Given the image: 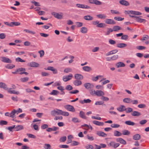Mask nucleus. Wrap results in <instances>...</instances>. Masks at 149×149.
Returning a JSON list of instances; mask_svg holds the SVG:
<instances>
[{
  "instance_id": "obj_1",
  "label": "nucleus",
  "mask_w": 149,
  "mask_h": 149,
  "mask_svg": "<svg viewBox=\"0 0 149 149\" xmlns=\"http://www.w3.org/2000/svg\"><path fill=\"white\" fill-rule=\"evenodd\" d=\"M61 110L56 109L51 111V114L52 116H55L56 115H60Z\"/></svg>"
},
{
  "instance_id": "obj_2",
  "label": "nucleus",
  "mask_w": 149,
  "mask_h": 149,
  "mask_svg": "<svg viewBox=\"0 0 149 149\" xmlns=\"http://www.w3.org/2000/svg\"><path fill=\"white\" fill-rule=\"evenodd\" d=\"M73 77L72 74H70L69 75L65 76H64L63 77V80L65 82H66L71 79V78Z\"/></svg>"
},
{
  "instance_id": "obj_3",
  "label": "nucleus",
  "mask_w": 149,
  "mask_h": 149,
  "mask_svg": "<svg viewBox=\"0 0 149 149\" xmlns=\"http://www.w3.org/2000/svg\"><path fill=\"white\" fill-rule=\"evenodd\" d=\"M84 86L86 89L89 90L93 89L94 87V86L93 84H91L89 83H85L84 84Z\"/></svg>"
},
{
  "instance_id": "obj_4",
  "label": "nucleus",
  "mask_w": 149,
  "mask_h": 149,
  "mask_svg": "<svg viewBox=\"0 0 149 149\" xmlns=\"http://www.w3.org/2000/svg\"><path fill=\"white\" fill-rule=\"evenodd\" d=\"M65 108L67 109L68 110L72 111L74 112L75 111V109L74 107L70 105H67L64 106Z\"/></svg>"
},
{
  "instance_id": "obj_5",
  "label": "nucleus",
  "mask_w": 149,
  "mask_h": 149,
  "mask_svg": "<svg viewBox=\"0 0 149 149\" xmlns=\"http://www.w3.org/2000/svg\"><path fill=\"white\" fill-rule=\"evenodd\" d=\"M44 69L45 70H49L52 71L53 73L54 74H56L58 72L57 70L54 68L53 67L49 66L47 68H45Z\"/></svg>"
},
{
  "instance_id": "obj_6",
  "label": "nucleus",
  "mask_w": 149,
  "mask_h": 149,
  "mask_svg": "<svg viewBox=\"0 0 149 149\" xmlns=\"http://www.w3.org/2000/svg\"><path fill=\"white\" fill-rule=\"evenodd\" d=\"M89 2L97 5H100L102 4V2L98 0H89Z\"/></svg>"
},
{
  "instance_id": "obj_7",
  "label": "nucleus",
  "mask_w": 149,
  "mask_h": 149,
  "mask_svg": "<svg viewBox=\"0 0 149 149\" xmlns=\"http://www.w3.org/2000/svg\"><path fill=\"white\" fill-rule=\"evenodd\" d=\"M104 22L106 24H116V22L113 20L110 19H106Z\"/></svg>"
},
{
  "instance_id": "obj_8",
  "label": "nucleus",
  "mask_w": 149,
  "mask_h": 149,
  "mask_svg": "<svg viewBox=\"0 0 149 149\" xmlns=\"http://www.w3.org/2000/svg\"><path fill=\"white\" fill-rule=\"evenodd\" d=\"M94 93L98 96H101L104 94V93L101 90H97L96 91L94 90Z\"/></svg>"
},
{
  "instance_id": "obj_9",
  "label": "nucleus",
  "mask_w": 149,
  "mask_h": 149,
  "mask_svg": "<svg viewBox=\"0 0 149 149\" xmlns=\"http://www.w3.org/2000/svg\"><path fill=\"white\" fill-rule=\"evenodd\" d=\"M74 77L76 80H81L83 79V76L80 74H76L74 75Z\"/></svg>"
},
{
  "instance_id": "obj_10",
  "label": "nucleus",
  "mask_w": 149,
  "mask_h": 149,
  "mask_svg": "<svg viewBox=\"0 0 149 149\" xmlns=\"http://www.w3.org/2000/svg\"><path fill=\"white\" fill-rule=\"evenodd\" d=\"M2 61L6 63H11L12 61L9 58L4 57H2Z\"/></svg>"
},
{
  "instance_id": "obj_11",
  "label": "nucleus",
  "mask_w": 149,
  "mask_h": 149,
  "mask_svg": "<svg viewBox=\"0 0 149 149\" xmlns=\"http://www.w3.org/2000/svg\"><path fill=\"white\" fill-rule=\"evenodd\" d=\"M119 3L121 5L125 6H128L130 5V3L128 1L125 0H121L120 1Z\"/></svg>"
},
{
  "instance_id": "obj_12",
  "label": "nucleus",
  "mask_w": 149,
  "mask_h": 149,
  "mask_svg": "<svg viewBox=\"0 0 149 149\" xmlns=\"http://www.w3.org/2000/svg\"><path fill=\"white\" fill-rule=\"evenodd\" d=\"M29 66L33 67H38L39 66V65L36 62H32L30 63Z\"/></svg>"
},
{
  "instance_id": "obj_13",
  "label": "nucleus",
  "mask_w": 149,
  "mask_h": 149,
  "mask_svg": "<svg viewBox=\"0 0 149 149\" xmlns=\"http://www.w3.org/2000/svg\"><path fill=\"white\" fill-rule=\"evenodd\" d=\"M79 116L81 118L84 119H86L87 117L85 116V113L82 111H81L79 113Z\"/></svg>"
},
{
  "instance_id": "obj_14",
  "label": "nucleus",
  "mask_w": 149,
  "mask_h": 149,
  "mask_svg": "<svg viewBox=\"0 0 149 149\" xmlns=\"http://www.w3.org/2000/svg\"><path fill=\"white\" fill-rule=\"evenodd\" d=\"M97 134L99 136L103 137H106L107 136V134L104 132L101 131H98L97 132Z\"/></svg>"
},
{
  "instance_id": "obj_15",
  "label": "nucleus",
  "mask_w": 149,
  "mask_h": 149,
  "mask_svg": "<svg viewBox=\"0 0 149 149\" xmlns=\"http://www.w3.org/2000/svg\"><path fill=\"white\" fill-rule=\"evenodd\" d=\"M0 88H3L5 90L8 89L7 85L3 82H0Z\"/></svg>"
},
{
  "instance_id": "obj_16",
  "label": "nucleus",
  "mask_w": 149,
  "mask_h": 149,
  "mask_svg": "<svg viewBox=\"0 0 149 149\" xmlns=\"http://www.w3.org/2000/svg\"><path fill=\"white\" fill-rule=\"evenodd\" d=\"M116 141L117 142H119L125 145L126 143V141L121 138H119L116 139Z\"/></svg>"
},
{
  "instance_id": "obj_17",
  "label": "nucleus",
  "mask_w": 149,
  "mask_h": 149,
  "mask_svg": "<svg viewBox=\"0 0 149 149\" xmlns=\"http://www.w3.org/2000/svg\"><path fill=\"white\" fill-rule=\"evenodd\" d=\"M141 138L140 135L139 134H136L133 136V139L134 140H138Z\"/></svg>"
},
{
  "instance_id": "obj_18",
  "label": "nucleus",
  "mask_w": 149,
  "mask_h": 149,
  "mask_svg": "<svg viewBox=\"0 0 149 149\" xmlns=\"http://www.w3.org/2000/svg\"><path fill=\"white\" fill-rule=\"evenodd\" d=\"M116 66L118 68L120 67H124L125 66V64L121 62H119L116 63Z\"/></svg>"
},
{
  "instance_id": "obj_19",
  "label": "nucleus",
  "mask_w": 149,
  "mask_h": 149,
  "mask_svg": "<svg viewBox=\"0 0 149 149\" xmlns=\"http://www.w3.org/2000/svg\"><path fill=\"white\" fill-rule=\"evenodd\" d=\"M73 84L75 86H79L81 85V82L80 80H76L73 81Z\"/></svg>"
},
{
  "instance_id": "obj_20",
  "label": "nucleus",
  "mask_w": 149,
  "mask_h": 149,
  "mask_svg": "<svg viewBox=\"0 0 149 149\" xmlns=\"http://www.w3.org/2000/svg\"><path fill=\"white\" fill-rule=\"evenodd\" d=\"M93 123L95 125L99 126H102L104 124V123L103 122H100L97 120L93 121Z\"/></svg>"
},
{
  "instance_id": "obj_21",
  "label": "nucleus",
  "mask_w": 149,
  "mask_h": 149,
  "mask_svg": "<svg viewBox=\"0 0 149 149\" xmlns=\"http://www.w3.org/2000/svg\"><path fill=\"white\" fill-rule=\"evenodd\" d=\"M79 102L82 104H83L84 103H90L91 102V100L89 99H84L83 100H80Z\"/></svg>"
},
{
  "instance_id": "obj_22",
  "label": "nucleus",
  "mask_w": 149,
  "mask_h": 149,
  "mask_svg": "<svg viewBox=\"0 0 149 149\" xmlns=\"http://www.w3.org/2000/svg\"><path fill=\"white\" fill-rule=\"evenodd\" d=\"M54 15V16L56 18L59 19H61L62 18V16L58 13H53Z\"/></svg>"
},
{
  "instance_id": "obj_23",
  "label": "nucleus",
  "mask_w": 149,
  "mask_h": 149,
  "mask_svg": "<svg viewBox=\"0 0 149 149\" xmlns=\"http://www.w3.org/2000/svg\"><path fill=\"white\" fill-rule=\"evenodd\" d=\"M127 46V45L124 43H120L117 44V47L120 48H123Z\"/></svg>"
},
{
  "instance_id": "obj_24",
  "label": "nucleus",
  "mask_w": 149,
  "mask_h": 149,
  "mask_svg": "<svg viewBox=\"0 0 149 149\" xmlns=\"http://www.w3.org/2000/svg\"><path fill=\"white\" fill-rule=\"evenodd\" d=\"M131 115L133 116H139L141 115V113L139 112L136 111H134L131 113Z\"/></svg>"
},
{
  "instance_id": "obj_25",
  "label": "nucleus",
  "mask_w": 149,
  "mask_h": 149,
  "mask_svg": "<svg viewBox=\"0 0 149 149\" xmlns=\"http://www.w3.org/2000/svg\"><path fill=\"white\" fill-rule=\"evenodd\" d=\"M23 129V127L22 125H18L15 127V131H18Z\"/></svg>"
},
{
  "instance_id": "obj_26",
  "label": "nucleus",
  "mask_w": 149,
  "mask_h": 149,
  "mask_svg": "<svg viewBox=\"0 0 149 149\" xmlns=\"http://www.w3.org/2000/svg\"><path fill=\"white\" fill-rule=\"evenodd\" d=\"M121 29V28L120 27L118 26H114L113 28V31H117Z\"/></svg>"
},
{
  "instance_id": "obj_27",
  "label": "nucleus",
  "mask_w": 149,
  "mask_h": 149,
  "mask_svg": "<svg viewBox=\"0 0 149 149\" xmlns=\"http://www.w3.org/2000/svg\"><path fill=\"white\" fill-rule=\"evenodd\" d=\"M16 113V110L15 109H13V111H11V113H10V117L12 118H14L15 116V114Z\"/></svg>"
},
{
  "instance_id": "obj_28",
  "label": "nucleus",
  "mask_w": 149,
  "mask_h": 149,
  "mask_svg": "<svg viewBox=\"0 0 149 149\" xmlns=\"http://www.w3.org/2000/svg\"><path fill=\"white\" fill-rule=\"evenodd\" d=\"M84 18L87 20H91L93 19V17L90 15L85 16L84 17Z\"/></svg>"
},
{
  "instance_id": "obj_29",
  "label": "nucleus",
  "mask_w": 149,
  "mask_h": 149,
  "mask_svg": "<svg viewBox=\"0 0 149 149\" xmlns=\"http://www.w3.org/2000/svg\"><path fill=\"white\" fill-rule=\"evenodd\" d=\"M125 124L133 126L135 124L134 123L132 122L130 120L126 121L125 122Z\"/></svg>"
},
{
  "instance_id": "obj_30",
  "label": "nucleus",
  "mask_w": 149,
  "mask_h": 149,
  "mask_svg": "<svg viewBox=\"0 0 149 149\" xmlns=\"http://www.w3.org/2000/svg\"><path fill=\"white\" fill-rule=\"evenodd\" d=\"M82 68L84 70L87 72H89L91 70V68L88 66H84Z\"/></svg>"
},
{
  "instance_id": "obj_31",
  "label": "nucleus",
  "mask_w": 149,
  "mask_h": 149,
  "mask_svg": "<svg viewBox=\"0 0 149 149\" xmlns=\"http://www.w3.org/2000/svg\"><path fill=\"white\" fill-rule=\"evenodd\" d=\"M123 107L125 108V106L123 105H121L120 107L117 108V109L120 112H123L125 110V109H123Z\"/></svg>"
},
{
  "instance_id": "obj_32",
  "label": "nucleus",
  "mask_w": 149,
  "mask_h": 149,
  "mask_svg": "<svg viewBox=\"0 0 149 149\" xmlns=\"http://www.w3.org/2000/svg\"><path fill=\"white\" fill-rule=\"evenodd\" d=\"M122 134L121 133L115 130L114 132V135L115 136H121Z\"/></svg>"
},
{
  "instance_id": "obj_33",
  "label": "nucleus",
  "mask_w": 149,
  "mask_h": 149,
  "mask_svg": "<svg viewBox=\"0 0 149 149\" xmlns=\"http://www.w3.org/2000/svg\"><path fill=\"white\" fill-rule=\"evenodd\" d=\"M80 31L82 33H86L87 32V29L86 27H82Z\"/></svg>"
},
{
  "instance_id": "obj_34",
  "label": "nucleus",
  "mask_w": 149,
  "mask_h": 149,
  "mask_svg": "<svg viewBox=\"0 0 149 149\" xmlns=\"http://www.w3.org/2000/svg\"><path fill=\"white\" fill-rule=\"evenodd\" d=\"M98 18L101 19H104L106 18L107 16L105 14H99L97 15Z\"/></svg>"
},
{
  "instance_id": "obj_35",
  "label": "nucleus",
  "mask_w": 149,
  "mask_h": 149,
  "mask_svg": "<svg viewBox=\"0 0 149 149\" xmlns=\"http://www.w3.org/2000/svg\"><path fill=\"white\" fill-rule=\"evenodd\" d=\"M132 15H141L142 14L141 13L139 12L134 10H132Z\"/></svg>"
},
{
  "instance_id": "obj_36",
  "label": "nucleus",
  "mask_w": 149,
  "mask_h": 149,
  "mask_svg": "<svg viewBox=\"0 0 149 149\" xmlns=\"http://www.w3.org/2000/svg\"><path fill=\"white\" fill-rule=\"evenodd\" d=\"M131 99L129 98H126L123 100V102L125 103H131Z\"/></svg>"
},
{
  "instance_id": "obj_37",
  "label": "nucleus",
  "mask_w": 149,
  "mask_h": 149,
  "mask_svg": "<svg viewBox=\"0 0 149 149\" xmlns=\"http://www.w3.org/2000/svg\"><path fill=\"white\" fill-rule=\"evenodd\" d=\"M59 92L57 90H53L52 91V92L50 93V95H56L58 94H59Z\"/></svg>"
},
{
  "instance_id": "obj_38",
  "label": "nucleus",
  "mask_w": 149,
  "mask_h": 149,
  "mask_svg": "<svg viewBox=\"0 0 149 149\" xmlns=\"http://www.w3.org/2000/svg\"><path fill=\"white\" fill-rule=\"evenodd\" d=\"M8 92L10 94H14L18 95L19 94V92L18 91H15V90H8Z\"/></svg>"
},
{
  "instance_id": "obj_39",
  "label": "nucleus",
  "mask_w": 149,
  "mask_h": 149,
  "mask_svg": "<svg viewBox=\"0 0 149 149\" xmlns=\"http://www.w3.org/2000/svg\"><path fill=\"white\" fill-rule=\"evenodd\" d=\"M60 115H62L65 116H68L69 115V113L67 112L63 111L61 110Z\"/></svg>"
},
{
  "instance_id": "obj_40",
  "label": "nucleus",
  "mask_w": 149,
  "mask_h": 149,
  "mask_svg": "<svg viewBox=\"0 0 149 149\" xmlns=\"http://www.w3.org/2000/svg\"><path fill=\"white\" fill-rule=\"evenodd\" d=\"M15 65L13 64H8L5 66V67L9 69H11L14 68Z\"/></svg>"
},
{
  "instance_id": "obj_41",
  "label": "nucleus",
  "mask_w": 149,
  "mask_h": 149,
  "mask_svg": "<svg viewBox=\"0 0 149 149\" xmlns=\"http://www.w3.org/2000/svg\"><path fill=\"white\" fill-rule=\"evenodd\" d=\"M105 26V24L104 23H100L96 25V27L97 28H103Z\"/></svg>"
},
{
  "instance_id": "obj_42",
  "label": "nucleus",
  "mask_w": 149,
  "mask_h": 149,
  "mask_svg": "<svg viewBox=\"0 0 149 149\" xmlns=\"http://www.w3.org/2000/svg\"><path fill=\"white\" fill-rule=\"evenodd\" d=\"M114 19L115 20L118 21H121L124 19V18H122L119 16L115 17H114Z\"/></svg>"
},
{
  "instance_id": "obj_43",
  "label": "nucleus",
  "mask_w": 149,
  "mask_h": 149,
  "mask_svg": "<svg viewBox=\"0 0 149 149\" xmlns=\"http://www.w3.org/2000/svg\"><path fill=\"white\" fill-rule=\"evenodd\" d=\"M122 132V134L123 135H128L130 133L128 130H124Z\"/></svg>"
},
{
  "instance_id": "obj_44",
  "label": "nucleus",
  "mask_w": 149,
  "mask_h": 149,
  "mask_svg": "<svg viewBox=\"0 0 149 149\" xmlns=\"http://www.w3.org/2000/svg\"><path fill=\"white\" fill-rule=\"evenodd\" d=\"M111 13L112 14H120V13L118 11L116 10H110Z\"/></svg>"
},
{
  "instance_id": "obj_45",
  "label": "nucleus",
  "mask_w": 149,
  "mask_h": 149,
  "mask_svg": "<svg viewBox=\"0 0 149 149\" xmlns=\"http://www.w3.org/2000/svg\"><path fill=\"white\" fill-rule=\"evenodd\" d=\"M44 148L45 149H52L51 146L49 144H45Z\"/></svg>"
},
{
  "instance_id": "obj_46",
  "label": "nucleus",
  "mask_w": 149,
  "mask_h": 149,
  "mask_svg": "<svg viewBox=\"0 0 149 149\" xmlns=\"http://www.w3.org/2000/svg\"><path fill=\"white\" fill-rule=\"evenodd\" d=\"M113 31V29H112L111 28H108L107 29V31L106 35H109L110 33L112 32Z\"/></svg>"
},
{
  "instance_id": "obj_47",
  "label": "nucleus",
  "mask_w": 149,
  "mask_h": 149,
  "mask_svg": "<svg viewBox=\"0 0 149 149\" xmlns=\"http://www.w3.org/2000/svg\"><path fill=\"white\" fill-rule=\"evenodd\" d=\"M29 79V78L28 77H24L21 78L20 79L21 81L23 82H24L27 81Z\"/></svg>"
},
{
  "instance_id": "obj_48",
  "label": "nucleus",
  "mask_w": 149,
  "mask_h": 149,
  "mask_svg": "<svg viewBox=\"0 0 149 149\" xmlns=\"http://www.w3.org/2000/svg\"><path fill=\"white\" fill-rule=\"evenodd\" d=\"M72 121L74 123H77L80 122L78 118H73L72 119Z\"/></svg>"
},
{
  "instance_id": "obj_49",
  "label": "nucleus",
  "mask_w": 149,
  "mask_h": 149,
  "mask_svg": "<svg viewBox=\"0 0 149 149\" xmlns=\"http://www.w3.org/2000/svg\"><path fill=\"white\" fill-rule=\"evenodd\" d=\"M15 61L17 62H25V61L23 60L19 57H17L15 59Z\"/></svg>"
},
{
  "instance_id": "obj_50",
  "label": "nucleus",
  "mask_w": 149,
  "mask_h": 149,
  "mask_svg": "<svg viewBox=\"0 0 149 149\" xmlns=\"http://www.w3.org/2000/svg\"><path fill=\"white\" fill-rule=\"evenodd\" d=\"M12 26H19L20 25V23L18 22H11Z\"/></svg>"
},
{
  "instance_id": "obj_51",
  "label": "nucleus",
  "mask_w": 149,
  "mask_h": 149,
  "mask_svg": "<svg viewBox=\"0 0 149 149\" xmlns=\"http://www.w3.org/2000/svg\"><path fill=\"white\" fill-rule=\"evenodd\" d=\"M84 127H86L85 128H83L84 129L88 130L90 129L89 126L87 124H84V125H81V127L82 128H83Z\"/></svg>"
},
{
  "instance_id": "obj_52",
  "label": "nucleus",
  "mask_w": 149,
  "mask_h": 149,
  "mask_svg": "<svg viewBox=\"0 0 149 149\" xmlns=\"http://www.w3.org/2000/svg\"><path fill=\"white\" fill-rule=\"evenodd\" d=\"M65 89L68 91H70L73 89V88L70 85H69L66 86Z\"/></svg>"
},
{
  "instance_id": "obj_53",
  "label": "nucleus",
  "mask_w": 149,
  "mask_h": 149,
  "mask_svg": "<svg viewBox=\"0 0 149 149\" xmlns=\"http://www.w3.org/2000/svg\"><path fill=\"white\" fill-rule=\"evenodd\" d=\"M7 123L8 122L5 120H1L0 121V125H6Z\"/></svg>"
},
{
  "instance_id": "obj_54",
  "label": "nucleus",
  "mask_w": 149,
  "mask_h": 149,
  "mask_svg": "<svg viewBox=\"0 0 149 149\" xmlns=\"http://www.w3.org/2000/svg\"><path fill=\"white\" fill-rule=\"evenodd\" d=\"M128 38V36L127 35H123L121 37V39L122 40H127Z\"/></svg>"
},
{
  "instance_id": "obj_55",
  "label": "nucleus",
  "mask_w": 149,
  "mask_h": 149,
  "mask_svg": "<svg viewBox=\"0 0 149 149\" xmlns=\"http://www.w3.org/2000/svg\"><path fill=\"white\" fill-rule=\"evenodd\" d=\"M79 144V143L76 141H72L71 143V145L72 146H76Z\"/></svg>"
},
{
  "instance_id": "obj_56",
  "label": "nucleus",
  "mask_w": 149,
  "mask_h": 149,
  "mask_svg": "<svg viewBox=\"0 0 149 149\" xmlns=\"http://www.w3.org/2000/svg\"><path fill=\"white\" fill-rule=\"evenodd\" d=\"M76 6L78 8H84V5L83 4H76Z\"/></svg>"
},
{
  "instance_id": "obj_57",
  "label": "nucleus",
  "mask_w": 149,
  "mask_h": 149,
  "mask_svg": "<svg viewBox=\"0 0 149 149\" xmlns=\"http://www.w3.org/2000/svg\"><path fill=\"white\" fill-rule=\"evenodd\" d=\"M38 53L40 54V57H42L44 55V52L43 50L39 51L38 52Z\"/></svg>"
},
{
  "instance_id": "obj_58",
  "label": "nucleus",
  "mask_w": 149,
  "mask_h": 149,
  "mask_svg": "<svg viewBox=\"0 0 149 149\" xmlns=\"http://www.w3.org/2000/svg\"><path fill=\"white\" fill-rule=\"evenodd\" d=\"M136 48L138 50H141L145 49L146 47L142 46H136Z\"/></svg>"
},
{
  "instance_id": "obj_59",
  "label": "nucleus",
  "mask_w": 149,
  "mask_h": 149,
  "mask_svg": "<svg viewBox=\"0 0 149 149\" xmlns=\"http://www.w3.org/2000/svg\"><path fill=\"white\" fill-rule=\"evenodd\" d=\"M111 126L112 128H118L120 126V125L118 124H111Z\"/></svg>"
},
{
  "instance_id": "obj_60",
  "label": "nucleus",
  "mask_w": 149,
  "mask_h": 149,
  "mask_svg": "<svg viewBox=\"0 0 149 149\" xmlns=\"http://www.w3.org/2000/svg\"><path fill=\"white\" fill-rule=\"evenodd\" d=\"M31 3H33L36 6H40V5L39 3L38 2H37L34 1H31Z\"/></svg>"
},
{
  "instance_id": "obj_61",
  "label": "nucleus",
  "mask_w": 149,
  "mask_h": 149,
  "mask_svg": "<svg viewBox=\"0 0 149 149\" xmlns=\"http://www.w3.org/2000/svg\"><path fill=\"white\" fill-rule=\"evenodd\" d=\"M17 72H18L21 71H25L26 70L24 68H21L17 69Z\"/></svg>"
},
{
  "instance_id": "obj_62",
  "label": "nucleus",
  "mask_w": 149,
  "mask_h": 149,
  "mask_svg": "<svg viewBox=\"0 0 149 149\" xmlns=\"http://www.w3.org/2000/svg\"><path fill=\"white\" fill-rule=\"evenodd\" d=\"M85 148L87 149H93V147L91 145L88 144L85 146Z\"/></svg>"
},
{
  "instance_id": "obj_63",
  "label": "nucleus",
  "mask_w": 149,
  "mask_h": 149,
  "mask_svg": "<svg viewBox=\"0 0 149 149\" xmlns=\"http://www.w3.org/2000/svg\"><path fill=\"white\" fill-rule=\"evenodd\" d=\"M48 126L46 124H43L41 126V127L42 129H45L48 128Z\"/></svg>"
},
{
  "instance_id": "obj_64",
  "label": "nucleus",
  "mask_w": 149,
  "mask_h": 149,
  "mask_svg": "<svg viewBox=\"0 0 149 149\" xmlns=\"http://www.w3.org/2000/svg\"><path fill=\"white\" fill-rule=\"evenodd\" d=\"M109 44L111 45H114L116 44V41L112 39H109Z\"/></svg>"
}]
</instances>
